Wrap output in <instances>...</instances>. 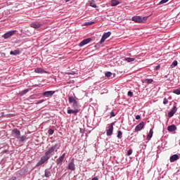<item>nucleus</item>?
I'll list each match as a JSON object with an SVG mask.
<instances>
[{
	"label": "nucleus",
	"mask_w": 180,
	"mask_h": 180,
	"mask_svg": "<svg viewBox=\"0 0 180 180\" xmlns=\"http://www.w3.org/2000/svg\"><path fill=\"white\" fill-rule=\"evenodd\" d=\"M48 133L50 136H51V134H53L54 133V130L50 129H49Z\"/></svg>",
	"instance_id": "obj_36"
},
{
	"label": "nucleus",
	"mask_w": 180,
	"mask_h": 180,
	"mask_svg": "<svg viewBox=\"0 0 180 180\" xmlns=\"http://www.w3.org/2000/svg\"><path fill=\"white\" fill-rule=\"evenodd\" d=\"M80 133H84V131H82V129H80Z\"/></svg>",
	"instance_id": "obj_47"
},
{
	"label": "nucleus",
	"mask_w": 180,
	"mask_h": 180,
	"mask_svg": "<svg viewBox=\"0 0 180 180\" xmlns=\"http://www.w3.org/2000/svg\"><path fill=\"white\" fill-rule=\"evenodd\" d=\"M110 116H111V117H115V112H110Z\"/></svg>",
	"instance_id": "obj_43"
},
{
	"label": "nucleus",
	"mask_w": 180,
	"mask_h": 180,
	"mask_svg": "<svg viewBox=\"0 0 180 180\" xmlns=\"http://www.w3.org/2000/svg\"><path fill=\"white\" fill-rule=\"evenodd\" d=\"M31 27H33L34 29H39V27H40V26H41V24L37 22V23H32L30 25Z\"/></svg>",
	"instance_id": "obj_17"
},
{
	"label": "nucleus",
	"mask_w": 180,
	"mask_h": 180,
	"mask_svg": "<svg viewBox=\"0 0 180 180\" xmlns=\"http://www.w3.org/2000/svg\"><path fill=\"white\" fill-rule=\"evenodd\" d=\"M64 158H65V153H63L58 159L56 160L57 165L62 164L63 161H64Z\"/></svg>",
	"instance_id": "obj_12"
},
{
	"label": "nucleus",
	"mask_w": 180,
	"mask_h": 180,
	"mask_svg": "<svg viewBox=\"0 0 180 180\" xmlns=\"http://www.w3.org/2000/svg\"><path fill=\"white\" fill-rule=\"evenodd\" d=\"M169 99H171V97H169Z\"/></svg>",
	"instance_id": "obj_49"
},
{
	"label": "nucleus",
	"mask_w": 180,
	"mask_h": 180,
	"mask_svg": "<svg viewBox=\"0 0 180 180\" xmlns=\"http://www.w3.org/2000/svg\"><path fill=\"white\" fill-rule=\"evenodd\" d=\"M112 1H117V0H112Z\"/></svg>",
	"instance_id": "obj_50"
},
{
	"label": "nucleus",
	"mask_w": 180,
	"mask_h": 180,
	"mask_svg": "<svg viewBox=\"0 0 180 180\" xmlns=\"http://www.w3.org/2000/svg\"><path fill=\"white\" fill-rule=\"evenodd\" d=\"M176 106H174L172 109L170 110V112H168V117H172L175 113H176Z\"/></svg>",
	"instance_id": "obj_11"
},
{
	"label": "nucleus",
	"mask_w": 180,
	"mask_h": 180,
	"mask_svg": "<svg viewBox=\"0 0 180 180\" xmlns=\"http://www.w3.org/2000/svg\"><path fill=\"white\" fill-rule=\"evenodd\" d=\"M15 33H16V30H12L10 32H8L7 33L4 34L2 37H4V39H9V37H11V36H13V34H15Z\"/></svg>",
	"instance_id": "obj_7"
},
{
	"label": "nucleus",
	"mask_w": 180,
	"mask_h": 180,
	"mask_svg": "<svg viewBox=\"0 0 180 180\" xmlns=\"http://www.w3.org/2000/svg\"><path fill=\"white\" fill-rule=\"evenodd\" d=\"M125 61H127V63H131L134 61L135 58H124Z\"/></svg>",
	"instance_id": "obj_26"
},
{
	"label": "nucleus",
	"mask_w": 180,
	"mask_h": 180,
	"mask_svg": "<svg viewBox=\"0 0 180 180\" xmlns=\"http://www.w3.org/2000/svg\"><path fill=\"white\" fill-rule=\"evenodd\" d=\"M168 131H175L176 130V126L172 124L169 127H167Z\"/></svg>",
	"instance_id": "obj_18"
},
{
	"label": "nucleus",
	"mask_w": 180,
	"mask_h": 180,
	"mask_svg": "<svg viewBox=\"0 0 180 180\" xmlns=\"http://www.w3.org/2000/svg\"><path fill=\"white\" fill-rule=\"evenodd\" d=\"M10 54L11 56H18V54H20V51L19 49H15V51H11Z\"/></svg>",
	"instance_id": "obj_19"
},
{
	"label": "nucleus",
	"mask_w": 180,
	"mask_h": 180,
	"mask_svg": "<svg viewBox=\"0 0 180 180\" xmlns=\"http://www.w3.org/2000/svg\"><path fill=\"white\" fill-rule=\"evenodd\" d=\"M176 65H178V61L174 60L170 67L171 68H174V67H176Z\"/></svg>",
	"instance_id": "obj_29"
},
{
	"label": "nucleus",
	"mask_w": 180,
	"mask_h": 180,
	"mask_svg": "<svg viewBox=\"0 0 180 180\" xmlns=\"http://www.w3.org/2000/svg\"><path fill=\"white\" fill-rule=\"evenodd\" d=\"M110 34H112L110 32L104 33L99 44H103V43H105V40L108 39V37H110Z\"/></svg>",
	"instance_id": "obj_4"
},
{
	"label": "nucleus",
	"mask_w": 180,
	"mask_h": 180,
	"mask_svg": "<svg viewBox=\"0 0 180 180\" xmlns=\"http://www.w3.org/2000/svg\"><path fill=\"white\" fill-rule=\"evenodd\" d=\"M120 2L117 1H111V6H117Z\"/></svg>",
	"instance_id": "obj_24"
},
{
	"label": "nucleus",
	"mask_w": 180,
	"mask_h": 180,
	"mask_svg": "<svg viewBox=\"0 0 180 180\" xmlns=\"http://www.w3.org/2000/svg\"><path fill=\"white\" fill-rule=\"evenodd\" d=\"M91 41H92V38H87V39H84L83 41H82L79 44V47H83V46H85V45L91 43Z\"/></svg>",
	"instance_id": "obj_5"
},
{
	"label": "nucleus",
	"mask_w": 180,
	"mask_h": 180,
	"mask_svg": "<svg viewBox=\"0 0 180 180\" xmlns=\"http://www.w3.org/2000/svg\"><path fill=\"white\" fill-rule=\"evenodd\" d=\"M34 71L37 72V74H47V72L42 68H37L34 70Z\"/></svg>",
	"instance_id": "obj_15"
},
{
	"label": "nucleus",
	"mask_w": 180,
	"mask_h": 180,
	"mask_svg": "<svg viewBox=\"0 0 180 180\" xmlns=\"http://www.w3.org/2000/svg\"><path fill=\"white\" fill-rule=\"evenodd\" d=\"M29 92V89L23 90L20 93V96H23V95H26L27 93Z\"/></svg>",
	"instance_id": "obj_28"
},
{
	"label": "nucleus",
	"mask_w": 180,
	"mask_h": 180,
	"mask_svg": "<svg viewBox=\"0 0 180 180\" xmlns=\"http://www.w3.org/2000/svg\"><path fill=\"white\" fill-rule=\"evenodd\" d=\"M153 79H145L143 80V84H152Z\"/></svg>",
	"instance_id": "obj_21"
},
{
	"label": "nucleus",
	"mask_w": 180,
	"mask_h": 180,
	"mask_svg": "<svg viewBox=\"0 0 180 180\" xmlns=\"http://www.w3.org/2000/svg\"><path fill=\"white\" fill-rule=\"evenodd\" d=\"M153 134H154V131L153 129H150V131L148 134L146 136V139L149 141V140H151V138L153 137Z\"/></svg>",
	"instance_id": "obj_16"
},
{
	"label": "nucleus",
	"mask_w": 180,
	"mask_h": 180,
	"mask_svg": "<svg viewBox=\"0 0 180 180\" xmlns=\"http://www.w3.org/2000/svg\"><path fill=\"white\" fill-rule=\"evenodd\" d=\"M50 160V156L44 155L41 158L39 162L36 165V167H40V165H43L46 161H49Z\"/></svg>",
	"instance_id": "obj_3"
},
{
	"label": "nucleus",
	"mask_w": 180,
	"mask_h": 180,
	"mask_svg": "<svg viewBox=\"0 0 180 180\" xmlns=\"http://www.w3.org/2000/svg\"><path fill=\"white\" fill-rule=\"evenodd\" d=\"M78 112H79V110L78 109H75V110H68V113L70 115L71 113H73V115H77V113H78Z\"/></svg>",
	"instance_id": "obj_20"
},
{
	"label": "nucleus",
	"mask_w": 180,
	"mask_h": 180,
	"mask_svg": "<svg viewBox=\"0 0 180 180\" xmlns=\"http://www.w3.org/2000/svg\"><path fill=\"white\" fill-rule=\"evenodd\" d=\"M11 134L15 137V139H20V131L18 130L17 129H13Z\"/></svg>",
	"instance_id": "obj_8"
},
{
	"label": "nucleus",
	"mask_w": 180,
	"mask_h": 180,
	"mask_svg": "<svg viewBox=\"0 0 180 180\" xmlns=\"http://www.w3.org/2000/svg\"><path fill=\"white\" fill-rule=\"evenodd\" d=\"M20 141H25V140H26V136H22L21 137L19 138Z\"/></svg>",
	"instance_id": "obj_37"
},
{
	"label": "nucleus",
	"mask_w": 180,
	"mask_h": 180,
	"mask_svg": "<svg viewBox=\"0 0 180 180\" xmlns=\"http://www.w3.org/2000/svg\"><path fill=\"white\" fill-rule=\"evenodd\" d=\"M74 109H79V106L78 105V102L77 101L73 102Z\"/></svg>",
	"instance_id": "obj_27"
},
{
	"label": "nucleus",
	"mask_w": 180,
	"mask_h": 180,
	"mask_svg": "<svg viewBox=\"0 0 180 180\" xmlns=\"http://www.w3.org/2000/svg\"><path fill=\"white\" fill-rule=\"evenodd\" d=\"M68 101L70 103H74V102H75V98L73 96H69L68 97Z\"/></svg>",
	"instance_id": "obj_25"
},
{
	"label": "nucleus",
	"mask_w": 180,
	"mask_h": 180,
	"mask_svg": "<svg viewBox=\"0 0 180 180\" xmlns=\"http://www.w3.org/2000/svg\"><path fill=\"white\" fill-rule=\"evenodd\" d=\"M141 118V117L139 115H137L136 116V120H140Z\"/></svg>",
	"instance_id": "obj_42"
},
{
	"label": "nucleus",
	"mask_w": 180,
	"mask_h": 180,
	"mask_svg": "<svg viewBox=\"0 0 180 180\" xmlns=\"http://www.w3.org/2000/svg\"><path fill=\"white\" fill-rule=\"evenodd\" d=\"M44 102V100H39L37 102V105H40V103H43Z\"/></svg>",
	"instance_id": "obj_40"
},
{
	"label": "nucleus",
	"mask_w": 180,
	"mask_h": 180,
	"mask_svg": "<svg viewBox=\"0 0 180 180\" xmlns=\"http://www.w3.org/2000/svg\"><path fill=\"white\" fill-rule=\"evenodd\" d=\"M127 95H128V96H129L130 98H131V96H133V92H131V91H128Z\"/></svg>",
	"instance_id": "obj_39"
},
{
	"label": "nucleus",
	"mask_w": 180,
	"mask_h": 180,
	"mask_svg": "<svg viewBox=\"0 0 180 180\" xmlns=\"http://www.w3.org/2000/svg\"><path fill=\"white\" fill-rule=\"evenodd\" d=\"M8 150H4V151H3V153L5 154V153H8Z\"/></svg>",
	"instance_id": "obj_45"
},
{
	"label": "nucleus",
	"mask_w": 180,
	"mask_h": 180,
	"mask_svg": "<svg viewBox=\"0 0 180 180\" xmlns=\"http://www.w3.org/2000/svg\"><path fill=\"white\" fill-rule=\"evenodd\" d=\"M144 128V122H141L136 127L135 131H140Z\"/></svg>",
	"instance_id": "obj_9"
},
{
	"label": "nucleus",
	"mask_w": 180,
	"mask_h": 180,
	"mask_svg": "<svg viewBox=\"0 0 180 180\" xmlns=\"http://www.w3.org/2000/svg\"><path fill=\"white\" fill-rule=\"evenodd\" d=\"M105 77H107V78H110V77H112V72H107L105 74Z\"/></svg>",
	"instance_id": "obj_32"
},
{
	"label": "nucleus",
	"mask_w": 180,
	"mask_h": 180,
	"mask_svg": "<svg viewBox=\"0 0 180 180\" xmlns=\"http://www.w3.org/2000/svg\"><path fill=\"white\" fill-rule=\"evenodd\" d=\"M113 124H115V123L112 122L109 126L108 129L107 130V136H112V134H113Z\"/></svg>",
	"instance_id": "obj_10"
},
{
	"label": "nucleus",
	"mask_w": 180,
	"mask_h": 180,
	"mask_svg": "<svg viewBox=\"0 0 180 180\" xmlns=\"http://www.w3.org/2000/svg\"><path fill=\"white\" fill-rule=\"evenodd\" d=\"M177 160H179V156L178 155H173L170 157V162H175Z\"/></svg>",
	"instance_id": "obj_14"
},
{
	"label": "nucleus",
	"mask_w": 180,
	"mask_h": 180,
	"mask_svg": "<svg viewBox=\"0 0 180 180\" xmlns=\"http://www.w3.org/2000/svg\"><path fill=\"white\" fill-rule=\"evenodd\" d=\"M68 169L71 171H75V164H74V159L68 165Z\"/></svg>",
	"instance_id": "obj_13"
},
{
	"label": "nucleus",
	"mask_w": 180,
	"mask_h": 180,
	"mask_svg": "<svg viewBox=\"0 0 180 180\" xmlns=\"http://www.w3.org/2000/svg\"><path fill=\"white\" fill-rule=\"evenodd\" d=\"M70 0H65V2H70Z\"/></svg>",
	"instance_id": "obj_48"
},
{
	"label": "nucleus",
	"mask_w": 180,
	"mask_h": 180,
	"mask_svg": "<svg viewBox=\"0 0 180 180\" xmlns=\"http://www.w3.org/2000/svg\"><path fill=\"white\" fill-rule=\"evenodd\" d=\"M167 103H168V99L165 98L163 99V105H167Z\"/></svg>",
	"instance_id": "obj_38"
},
{
	"label": "nucleus",
	"mask_w": 180,
	"mask_h": 180,
	"mask_svg": "<svg viewBox=\"0 0 180 180\" xmlns=\"http://www.w3.org/2000/svg\"><path fill=\"white\" fill-rule=\"evenodd\" d=\"M94 22H85L84 24V26H91V25H94Z\"/></svg>",
	"instance_id": "obj_33"
},
{
	"label": "nucleus",
	"mask_w": 180,
	"mask_h": 180,
	"mask_svg": "<svg viewBox=\"0 0 180 180\" xmlns=\"http://www.w3.org/2000/svg\"><path fill=\"white\" fill-rule=\"evenodd\" d=\"M173 94H175L176 95H180V88L177 89H174L173 91Z\"/></svg>",
	"instance_id": "obj_30"
},
{
	"label": "nucleus",
	"mask_w": 180,
	"mask_h": 180,
	"mask_svg": "<svg viewBox=\"0 0 180 180\" xmlns=\"http://www.w3.org/2000/svg\"><path fill=\"white\" fill-rule=\"evenodd\" d=\"M90 6H92V8H97L96 4L95 3L94 0H91L89 1Z\"/></svg>",
	"instance_id": "obj_22"
},
{
	"label": "nucleus",
	"mask_w": 180,
	"mask_h": 180,
	"mask_svg": "<svg viewBox=\"0 0 180 180\" xmlns=\"http://www.w3.org/2000/svg\"><path fill=\"white\" fill-rule=\"evenodd\" d=\"M131 154H133V150L129 149L127 153V155L129 156L131 155Z\"/></svg>",
	"instance_id": "obj_35"
},
{
	"label": "nucleus",
	"mask_w": 180,
	"mask_h": 180,
	"mask_svg": "<svg viewBox=\"0 0 180 180\" xmlns=\"http://www.w3.org/2000/svg\"><path fill=\"white\" fill-rule=\"evenodd\" d=\"M148 18V17L134 16L132 20L135 22V23H143L147 20Z\"/></svg>",
	"instance_id": "obj_1"
},
{
	"label": "nucleus",
	"mask_w": 180,
	"mask_h": 180,
	"mask_svg": "<svg viewBox=\"0 0 180 180\" xmlns=\"http://www.w3.org/2000/svg\"><path fill=\"white\" fill-rule=\"evenodd\" d=\"M122 134H123V133L122 132V131H118L117 135V139H122Z\"/></svg>",
	"instance_id": "obj_31"
},
{
	"label": "nucleus",
	"mask_w": 180,
	"mask_h": 180,
	"mask_svg": "<svg viewBox=\"0 0 180 180\" xmlns=\"http://www.w3.org/2000/svg\"><path fill=\"white\" fill-rule=\"evenodd\" d=\"M58 146V143L55 144L49 150L45 153V155L50 157V155H54V151H56V148Z\"/></svg>",
	"instance_id": "obj_2"
},
{
	"label": "nucleus",
	"mask_w": 180,
	"mask_h": 180,
	"mask_svg": "<svg viewBox=\"0 0 180 180\" xmlns=\"http://www.w3.org/2000/svg\"><path fill=\"white\" fill-rule=\"evenodd\" d=\"M75 72H66L67 75H75Z\"/></svg>",
	"instance_id": "obj_41"
},
{
	"label": "nucleus",
	"mask_w": 180,
	"mask_h": 180,
	"mask_svg": "<svg viewBox=\"0 0 180 180\" xmlns=\"http://www.w3.org/2000/svg\"><path fill=\"white\" fill-rule=\"evenodd\" d=\"M161 66L160 65H158L156 67H155V69L156 70H160V68Z\"/></svg>",
	"instance_id": "obj_44"
},
{
	"label": "nucleus",
	"mask_w": 180,
	"mask_h": 180,
	"mask_svg": "<svg viewBox=\"0 0 180 180\" xmlns=\"http://www.w3.org/2000/svg\"><path fill=\"white\" fill-rule=\"evenodd\" d=\"M45 176L46 178H50V176H51V172H50L49 169L45 170Z\"/></svg>",
	"instance_id": "obj_23"
},
{
	"label": "nucleus",
	"mask_w": 180,
	"mask_h": 180,
	"mask_svg": "<svg viewBox=\"0 0 180 180\" xmlns=\"http://www.w3.org/2000/svg\"><path fill=\"white\" fill-rule=\"evenodd\" d=\"M56 94V91H48L43 93V96L45 98H51Z\"/></svg>",
	"instance_id": "obj_6"
},
{
	"label": "nucleus",
	"mask_w": 180,
	"mask_h": 180,
	"mask_svg": "<svg viewBox=\"0 0 180 180\" xmlns=\"http://www.w3.org/2000/svg\"><path fill=\"white\" fill-rule=\"evenodd\" d=\"M168 1H169V0H162L160 1L159 5H162L164 4H167V2H168Z\"/></svg>",
	"instance_id": "obj_34"
},
{
	"label": "nucleus",
	"mask_w": 180,
	"mask_h": 180,
	"mask_svg": "<svg viewBox=\"0 0 180 180\" xmlns=\"http://www.w3.org/2000/svg\"><path fill=\"white\" fill-rule=\"evenodd\" d=\"M91 180H98V177H94Z\"/></svg>",
	"instance_id": "obj_46"
}]
</instances>
